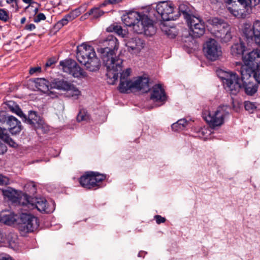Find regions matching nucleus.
I'll use <instances>...</instances> for the list:
<instances>
[{"label": "nucleus", "instance_id": "1", "mask_svg": "<svg viewBox=\"0 0 260 260\" xmlns=\"http://www.w3.org/2000/svg\"><path fill=\"white\" fill-rule=\"evenodd\" d=\"M104 48L98 50L103 62L107 68V76L109 84H114L117 80L119 73L122 68L123 60L116 55L119 47L118 40L113 36H109L106 40Z\"/></svg>", "mask_w": 260, "mask_h": 260}, {"label": "nucleus", "instance_id": "2", "mask_svg": "<svg viewBox=\"0 0 260 260\" xmlns=\"http://www.w3.org/2000/svg\"><path fill=\"white\" fill-rule=\"evenodd\" d=\"M244 64L240 67V73L243 85L245 92L249 95H253L257 90V86L252 82L253 78L251 76L252 68H255L260 64V50H254L244 58Z\"/></svg>", "mask_w": 260, "mask_h": 260}, {"label": "nucleus", "instance_id": "3", "mask_svg": "<svg viewBox=\"0 0 260 260\" xmlns=\"http://www.w3.org/2000/svg\"><path fill=\"white\" fill-rule=\"evenodd\" d=\"M123 23L128 26H133L135 31L138 34L144 33L147 36H152L155 33V28L151 20L146 17L142 16L135 11L129 12L122 15Z\"/></svg>", "mask_w": 260, "mask_h": 260}, {"label": "nucleus", "instance_id": "4", "mask_svg": "<svg viewBox=\"0 0 260 260\" xmlns=\"http://www.w3.org/2000/svg\"><path fill=\"white\" fill-rule=\"evenodd\" d=\"M77 58L78 60L90 71H98L100 67L101 62L97 57L93 48L87 44L83 43L77 47Z\"/></svg>", "mask_w": 260, "mask_h": 260}, {"label": "nucleus", "instance_id": "5", "mask_svg": "<svg viewBox=\"0 0 260 260\" xmlns=\"http://www.w3.org/2000/svg\"><path fill=\"white\" fill-rule=\"evenodd\" d=\"M24 202H20L25 210L36 208L42 213H51L55 210V204L53 202H48L43 198L29 199L26 194L23 195Z\"/></svg>", "mask_w": 260, "mask_h": 260}, {"label": "nucleus", "instance_id": "6", "mask_svg": "<svg viewBox=\"0 0 260 260\" xmlns=\"http://www.w3.org/2000/svg\"><path fill=\"white\" fill-rule=\"evenodd\" d=\"M227 9L234 16L242 17L246 15L248 8L257 5L260 0H225Z\"/></svg>", "mask_w": 260, "mask_h": 260}, {"label": "nucleus", "instance_id": "7", "mask_svg": "<svg viewBox=\"0 0 260 260\" xmlns=\"http://www.w3.org/2000/svg\"><path fill=\"white\" fill-rule=\"evenodd\" d=\"M211 30L214 35L221 42L226 43L232 38L231 27L220 19L214 18L211 20Z\"/></svg>", "mask_w": 260, "mask_h": 260}, {"label": "nucleus", "instance_id": "8", "mask_svg": "<svg viewBox=\"0 0 260 260\" xmlns=\"http://www.w3.org/2000/svg\"><path fill=\"white\" fill-rule=\"evenodd\" d=\"M228 107L220 106L215 110L205 111L203 117L209 126L212 128L220 126L224 123L225 116L228 114Z\"/></svg>", "mask_w": 260, "mask_h": 260}, {"label": "nucleus", "instance_id": "9", "mask_svg": "<svg viewBox=\"0 0 260 260\" xmlns=\"http://www.w3.org/2000/svg\"><path fill=\"white\" fill-rule=\"evenodd\" d=\"M50 89H55L58 90L65 92L68 97L74 99H78L81 95V92L71 82L61 79H55L50 84Z\"/></svg>", "mask_w": 260, "mask_h": 260}, {"label": "nucleus", "instance_id": "10", "mask_svg": "<svg viewBox=\"0 0 260 260\" xmlns=\"http://www.w3.org/2000/svg\"><path fill=\"white\" fill-rule=\"evenodd\" d=\"M19 218L18 228L22 234L33 232L39 227L38 218L30 214L22 213Z\"/></svg>", "mask_w": 260, "mask_h": 260}, {"label": "nucleus", "instance_id": "11", "mask_svg": "<svg viewBox=\"0 0 260 260\" xmlns=\"http://www.w3.org/2000/svg\"><path fill=\"white\" fill-rule=\"evenodd\" d=\"M59 68L63 72L72 75L75 78L85 77L86 74L77 62L72 59L60 61Z\"/></svg>", "mask_w": 260, "mask_h": 260}, {"label": "nucleus", "instance_id": "12", "mask_svg": "<svg viewBox=\"0 0 260 260\" xmlns=\"http://www.w3.org/2000/svg\"><path fill=\"white\" fill-rule=\"evenodd\" d=\"M203 52L206 58L212 61L217 60L222 55L220 46L213 39H209L204 43Z\"/></svg>", "mask_w": 260, "mask_h": 260}, {"label": "nucleus", "instance_id": "13", "mask_svg": "<svg viewBox=\"0 0 260 260\" xmlns=\"http://www.w3.org/2000/svg\"><path fill=\"white\" fill-rule=\"evenodd\" d=\"M11 111L23 118V120L30 124H32L36 129L42 128L44 127L43 120L39 116L35 111H30L28 118L23 113L21 109L17 106L14 107L10 106Z\"/></svg>", "mask_w": 260, "mask_h": 260}, {"label": "nucleus", "instance_id": "14", "mask_svg": "<svg viewBox=\"0 0 260 260\" xmlns=\"http://www.w3.org/2000/svg\"><path fill=\"white\" fill-rule=\"evenodd\" d=\"M242 31L248 39L253 40L256 44L260 45V21H255L252 25L244 23Z\"/></svg>", "mask_w": 260, "mask_h": 260}, {"label": "nucleus", "instance_id": "15", "mask_svg": "<svg viewBox=\"0 0 260 260\" xmlns=\"http://www.w3.org/2000/svg\"><path fill=\"white\" fill-rule=\"evenodd\" d=\"M156 10L164 21L176 19L173 15L174 10V5L170 1L158 3L156 6Z\"/></svg>", "mask_w": 260, "mask_h": 260}, {"label": "nucleus", "instance_id": "16", "mask_svg": "<svg viewBox=\"0 0 260 260\" xmlns=\"http://www.w3.org/2000/svg\"><path fill=\"white\" fill-rule=\"evenodd\" d=\"M225 74V76L223 78L225 80L226 88L232 94H236L241 88L240 80L235 73L226 72Z\"/></svg>", "mask_w": 260, "mask_h": 260}, {"label": "nucleus", "instance_id": "17", "mask_svg": "<svg viewBox=\"0 0 260 260\" xmlns=\"http://www.w3.org/2000/svg\"><path fill=\"white\" fill-rule=\"evenodd\" d=\"M187 23L190 28V35L193 37H200L205 32V27L204 22L199 17H192Z\"/></svg>", "mask_w": 260, "mask_h": 260}, {"label": "nucleus", "instance_id": "18", "mask_svg": "<svg viewBox=\"0 0 260 260\" xmlns=\"http://www.w3.org/2000/svg\"><path fill=\"white\" fill-rule=\"evenodd\" d=\"M125 46L131 54H138L145 47V41L138 37L128 38L126 40Z\"/></svg>", "mask_w": 260, "mask_h": 260}, {"label": "nucleus", "instance_id": "19", "mask_svg": "<svg viewBox=\"0 0 260 260\" xmlns=\"http://www.w3.org/2000/svg\"><path fill=\"white\" fill-rule=\"evenodd\" d=\"M2 191L5 198H7L9 200L14 203L18 202L19 203L22 205L20 202H24L21 200L22 199L24 200L23 195L24 194L21 196V192L14 189L11 187H7L2 189Z\"/></svg>", "mask_w": 260, "mask_h": 260}, {"label": "nucleus", "instance_id": "20", "mask_svg": "<svg viewBox=\"0 0 260 260\" xmlns=\"http://www.w3.org/2000/svg\"><path fill=\"white\" fill-rule=\"evenodd\" d=\"M18 216L9 211H4L0 213V221L8 225L18 223Z\"/></svg>", "mask_w": 260, "mask_h": 260}, {"label": "nucleus", "instance_id": "21", "mask_svg": "<svg viewBox=\"0 0 260 260\" xmlns=\"http://www.w3.org/2000/svg\"><path fill=\"white\" fill-rule=\"evenodd\" d=\"M151 99L157 102H164L166 100L164 90L160 85H155L153 87L151 93Z\"/></svg>", "mask_w": 260, "mask_h": 260}, {"label": "nucleus", "instance_id": "22", "mask_svg": "<svg viewBox=\"0 0 260 260\" xmlns=\"http://www.w3.org/2000/svg\"><path fill=\"white\" fill-rule=\"evenodd\" d=\"M245 51V47L244 43L242 42L235 43L232 46L231 48V53L232 56L236 58L242 57L243 61V58L247 56L250 53H249L247 55L243 56V53Z\"/></svg>", "mask_w": 260, "mask_h": 260}, {"label": "nucleus", "instance_id": "23", "mask_svg": "<svg viewBox=\"0 0 260 260\" xmlns=\"http://www.w3.org/2000/svg\"><path fill=\"white\" fill-rule=\"evenodd\" d=\"M7 123L9 126L10 132L13 134H16L20 132L21 128L20 122L13 116L8 117Z\"/></svg>", "mask_w": 260, "mask_h": 260}, {"label": "nucleus", "instance_id": "24", "mask_svg": "<svg viewBox=\"0 0 260 260\" xmlns=\"http://www.w3.org/2000/svg\"><path fill=\"white\" fill-rule=\"evenodd\" d=\"M134 89L147 92L149 90V79L139 77L135 80Z\"/></svg>", "mask_w": 260, "mask_h": 260}, {"label": "nucleus", "instance_id": "25", "mask_svg": "<svg viewBox=\"0 0 260 260\" xmlns=\"http://www.w3.org/2000/svg\"><path fill=\"white\" fill-rule=\"evenodd\" d=\"M179 12L182 13L187 22L192 17H195L192 15L193 8L187 3H183L179 6Z\"/></svg>", "mask_w": 260, "mask_h": 260}, {"label": "nucleus", "instance_id": "26", "mask_svg": "<svg viewBox=\"0 0 260 260\" xmlns=\"http://www.w3.org/2000/svg\"><path fill=\"white\" fill-rule=\"evenodd\" d=\"M160 27L164 33L170 38H174L177 34L175 27L170 26L167 22H161Z\"/></svg>", "mask_w": 260, "mask_h": 260}, {"label": "nucleus", "instance_id": "27", "mask_svg": "<svg viewBox=\"0 0 260 260\" xmlns=\"http://www.w3.org/2000/svg\"><path fill=\"white\" fill-rule=\"evenodd\" d=\"M92 179L90 172H88L80 177L79 182L82 187L89 189L93 187L94 184V183L91 182Z\"/></svg>", "mask_w": 260, "mask_h": 260}, {"label": "nucleus", "instance_id": "28", "mask_svg": "<svg viewBox=\"0 0 260 260\" xmlns=\"http://www.w3.org/2000/svg\"><path fill=\"white\" fill-rule=\"evenodd\" d=\"M135 80H125L120 82L118 88L121 92H128L129 90L134 89Z\"/></svg>", "mask_w": 260, "mask_h": 260}, {"label": "nucleus", "instance_id": "29", "mask_svg": "<svg viewBox=\"0 0 260 260\" xmlns=\"http://www.w3.org/2000/svg\"><path fill=\"white\" fill-rule=\"evenodd\" d=\"M0 139L3 140L5 143L8 144L10 147L16 148L17 143L9 136L4 133V130L0 127Z\"/></svg>", "mask_w": 260, "mask_h": 260}, {"label": "nucleus", "instance_id": "30", "mask_svg": "<svg viewBox=\"0 0 260 260\" xmlns=\"http://www.w3.org/2000/svg\"><path fill=\"white\" fill-rule=\"evenodd\" d=\"M36 86L40 90L45 91L46 90L48 91L49 92V94L51 95L52 91H49V86L48 85V81L45 79L40 78L38 79L36 82Z\"/></svg>", "mask_w": 260, "mask_h": 260}, {"label": "nucleus", "instance_id": "31", "mask_svg": "<svg viewBox=\"0 0 260 260\" xmlns=\"http://www.w3.org/2000/svg\"><path fill=\"white\" fill-rule=\"evenodd\" d=\"M90 176L91 179H93L91 180V182L94 183L93 185V187L96 186L98 185V183L101 182L105 178V176L103 174H100L98 173L95 172H90Z\"/></svg>", "mask_w": 260, "mask_h": 260}, {"label": "nucleus", "instance_id": "32", "mask_svg": "<svg viewBox=\"0 0 260 260\" xmlns=\"http://www.w3.org/2000/svg\"><path fill=\"white\" fill-rule=\"evenodd\" d=\"M104 14V12L100 10V8H93L91 9L88 13L84 15V17L87 16H92L93 18H98L102 16Z\"/></svg>", "mask_w": 260, "mask_h": 260}, {"label": "nucleus", "instance_id": "33", "mask_svg": "<svg viewBox=\"0 0 260 260\" xmlns=\"http://www.w3.org/2000/svg\"><path fill=\"white\" fill-rule=\"evenodd\" d=\"M107 31L109 32L115 31L119 36L124 37L123 30L120 25L117 24H112L107 27Z\"/></svg>", "mask_w": 260, "mask_h": 260}, {"label": "nucleus", "instance_id": "34", "mask_svg": "<svg viewBox=\"0 0 260 260\" xmlns=\"http://www.w3.org/2000/svg\"><path fill=\"white\" fill-rule=\"evenodd\" d=\"M11 238L12 235L11 234L6 235L5 233L0 231V243L11 244L12 243Z\"/></svg>", "mask_w": 260, "mask_h": 260}, {"label": "nucleus", "instance_id": "35", "mask_svg": "<svg viewBox=\"0 0 260 260\" xmlns=\"http://www.w3.org/2000/svg\"><path fill=\"white\" fill-rule=\"evenodd\" d=\"M132 72L131 69L129 68L126 69L124 70L120 74V82L122 81H125V80H129V77Z\"/></svg>", "mask_w": 260, "mask_h": 260}, {"label": "nucleus", "instance_id": "36", "mask_svg": "<svg viewBox=\"0 0 260 260\" xmlns=\"http://www.w3.org/2000/svg\"><path fill=\"white\" fill-rule=\"evenodd\" d=\"M252 72L251 73V75H253V77H252L253 79L255 80V81L260 84V64L255 68H252Z\"/></svg>", "mask_w": 260, "mask_h": 260}, {"label": "nucleus", "instance_id": "37", "mask_svg": "<svg viewBox=\"0 0 260 260\" xmlns=\"http://www.w3.org/2000/svg\"><path fill=\"white\" fill-rule=\"evenodd\" d=\"M88 118L87 113L84 110H80L77 116V120L79 122L87 120Z\"/></svg>", "mask_w": 260, "mask_h": 260}, {"label": "nucleus", "instance_id": "38", "mask_svg": "<svg viewBox=\"0 0 260 260\" xmlns=\"http://www.w3.org/2000/svg\"><path fill=\"white\" fill-rule=\"evenodd\" d=\"M187 124L188 122L185 119H180L177 122L174 123L172 125V128H176V125H179V128L182 130L187 126Z\"/></svg>", "mask_w": 260, "mask_h": 260}, {"label": "nucleus", "instance_id": "39", "mask_svg": "<svg viewBox=\"0 0 260 260\" xmlns=\"http://www.w3.org/2000/svg\"><path fill=\"white\" fill-rule=\"evenodd\" d=\"M245 108L248 112L252 113L256 108V106L251 102H246L245 103Z\"/></svg>", "mask_w": 260, "mask_h": 260}, {"label": "nucleus", "instance_id": "40", "mask_svg": "<svg viewBox=\"0 0 260 260\" xmlns=\"http://www.w3.org/2000/svg\"><path fill=\"white\" fill-rule=\"evenodd\" d=\"M72 21L71 18L68 17V14L66 15L61 20L57 22L58 26H63L67 25L69 21Z\"/></svg>", "mask_w": 260, "mask_h": 260}, {"label": "nucleus", "instance_id": "41", "mask_svg": "<svg viewBox=\"0 0 260 260\" xmlns=\"http://www.w3.org/2000/svg\"><path fill=\"white\" fill-rule=\"evenodd\" d=\"M80 15V11L79 9H76L72 11L68 14V17L71 18L73 20Z\"/></svg>", "mask_w": 260, "mask_h": 260}, {"label": "nucleus", "instance_id": "42", "mask_svg": "<svg viewBox=\"0 0 260 260\" xmlns=\"http://www.w3.org/2000/svg\"><path fill=\"white\" fill-rule=\"evenodd\" d=\"M9 19V15L4 9H0V20L6 22Z\"/></svg>", "mask_w": 260, "mask_h": 260}, {"label": "nucleus", "instance_id": "43", "mask_svg": "<svg viewBox=\"0 0 260 260\" xmlns=\"http://www.w3.org/2000/svg\"><path fill=\"white\" fill-rule=\"evenodd\" d=\"M7 4H12V7L15 9V12L18 10L17 0H6Z\"/></svg>", "mask_w": 260, "mask_h": 260}, {"label": "nucleus", "instance_id": "44", "mask_svg": "<svg viewBox=\"0 0 260 260\" xmlns=\"http://www.w3.org/2000/svg\"><path fill=\"white\" fill-rule=\"evenodd\" d=\"M9 183V179L6 177L0 174V185H7Z\"/></svg>", "mask_w": 260, "mask_h": 260}, {"label": "nucleus", "instance_id": "45", "mask_svg": "<svg viewBox=\"0 0 260 260\" xmlns=\"http://www.w3.org/2000/svg\"><path fill=\"white\" fill-rule=\"evenodd\" d=\"M46 19V17L43 13H39L37 16L36 18H35L34 21L35 22H39L41 20H44Z\"/></svg>", "mask_w": 260, "mask_h": 260}, {"label": "nucleus", "instance_id": "46", "mask_svg": "<svg viewBox=\"0 0 260 260\" xmlns=\"http://www.w3.org/2000/svg\"><path fill=\"white\" fill-rule=\"evenodd\" d=\"M29 187H31L30 191H31L32 193L36 192V185L34 182H30L28 183L25 186V187L26 188H28Z\"/></svg>", "mask_w": 260, "mask_h": 260}, {"label": "nucleus", "instance_id": "47", "mask_svg": "<svg viewBox=\"0 0 260 260\" xmlns=\"http://www.w3.org/2000/svg\"><path fill=\"white\" fill-rule=\"evenodd\" d=\"M41 71V68L40 67H36L31 68L29 70V74L33 75L36 73H40Z\"/></svg>", "mask_w": 260, "mask_h": 260}, {"label": "nucleus", "instance_id": "48", "mask_svg": "<svg viewBox=\"0 0 260 260\" xmlns=\"http://www.w3.org/2000/svg\"><path fill=\"white\" fill-rule=\"evenodd\" d=\"M56 62V59L55 58H49L45 63V67L46 68L50 67Z\"/></svg>", "mask_w": 260, "mask_h": 260}, {"label": "nucleus", "instance_id": "49", "mask_svg": "<svg viewBox=\"0 0 260 260\" xmlns=\"http://www.w3.org/2000/svg\"><path fill=\"white\" fill-rule=\"evenodd\" d=\"M155 218L156 219V221L157 223L160 224L161 223H164L166 221V219L164 217H161L160 215H156L155 216Z\"/></svg>", "mask_w": 260, "mask_h": 260}, {"label": "nucleus", "instance_id": "50", "mask_svg": "<svg viewBox=\"0 0 260 260\" xmlns=\"http://www.w3.org/2000/svg\"><path fill=\"white\" fill-rule=\"evenodd\" d=\"M7 150V147L3 144L0 143V154H3Z\"/></svg>", "mask_w": 260, "mask_h": 260}, {"label": "nucleus", "instance_id": "51", "mask_svg": "<svg viewBox=\"0 0 260 260\" xmlns=\"http://www.w3.org/2000/svg\"><path fill=\"white\" fill-rule=\"evenodd\" d=\"M0 260H13L12 258L6 254H2L0 255Z\"/></svg>", "mask_w": 260, "mask_h": 260}, {"label": "nucleus", "instance_id": "52", "mask_svg": "<svg viewBox=\"0 0 260 260\" xmlns=\"http://www.w3.org/2000/svg\"><path fill=\"white\" fill-rule=\"evenodd\" d=\"M25 29H26L27 30L31 31L36 28V26L35 24L31 23V24L26 25L25 27Z\"/></svg>", "mask_w": 260, "mask_h": 260}, {"label": "nucleus", "instance_id": "53", "mask_svg": "<svg viewBox=\"0 0 260 260\" xmlns=\"http://www.w3.org/2000/svg\"><path fill=\"white\" fill-rule=\"evenodd\" d=\"M22 2L26 4H28L29 5H31L33 3V0H22Z\"/></svg>", "mask_w": 260, "mask_h": 260}, {"label": "nucleus", "instance_id": "54", "mask_svg": "<svg viewBox=\"0 0 260 260\" xmlns=\"http://www.w3.org/2000/svg\"><path fill=\"white\" fill-rule=\"evenodd\" d=\"M208 131V129L207 128H202L201 130V132L204 135L205 133H207Z\"/></svg>", "mask_w": 260, "mask_h": 260}, {"label": "nucleus", "instance_id": "55", "mask_svg": "<svg viewBox=\"0 0 260 260\" xmlns=\"http://www.w3.org/2000/svg\"><path fill=\"white\" fill-rule=\"evenodd\" d=\"M172 129H173V130H174L175 131H178L181 130L180 128H179V125H176V128H172Z\"/></svg>", "mask_w": 260, "mask_h": 260}, {"label": "nucleus", "instance_id": "56", "mask_svg": "<svg viewBox=\"0 0 260 260\" xmlns=\"http://www.w3.org/2000/svg\"><path fill=\"white\" fill-rule=\"evenodd\" d=\"M25 21H26V18L25 17L22 18L21 19V24L24 23Z\"/></svg>", "mask_w": 260, "mask_h": 260}, {"label": "nucleus", "instance_id": "57", "mask_svg": "<svg viewBox=\"0 0 260 260\" xmlns=\"http://www.w3.org/2000/svg\"><path fill=\"white\" fill-rule=\"evenodd\" d=\"M2 113H0V121H2L4 120V118L2 117L3 116L1 115Z\"/></svg>", "mask_w": 260, "mask_h": 260}, {"label": "nucleus", "instance_id": "58", "mask_svg": "<svg viewBox=\"0 0 260 260\" xmlns=\"http://www.w3.org/2000/svg\"><path fill=\"white\" fill-rule=\"evenodd\" d=\"M3 5V1H0V6L2 7Z\"/></svg>", "mask_w": 260, "mask_h": 260}, {"label": "nucleus", "instance_id": "59", "mask_svg": "<svg viewBox=\"0 0 260 260\" xmlns=\"http://www.w3.org/2000/svg\"><path fill=\"white\" fill-rule=\"evenodd\" d=\"M236 65H237V66H240V65H241V64H240V63H238V62H237V63H236Z\"/></svg>", "mask_w": 260, "mask_h": 260}, {"label": "nucleus", "instance_id": "60", "mask_svg": "<svg viewBox=\"0 0 260 260\" xmlns=\"http://www.w3.org/2000/svg\"><path fill=\"white\" fill-rule=\"evenodd\" d=\"M105 6V4H102V5H101V7H102V6Z\"/></svg>", "mask_w": 260, "mask_h": 260}, {"label": "nucleus", "instance_id": "61", "mask_svg": "<svg viewBox=\"0 0 260 260\" xmlns=\"http://www.w3.org/2000/svg\"><path fill=\"white\" fill-rule=\"evenodd\" d=\"M35 11L37 12L38 11V9H36Z\"/></svg>", "mask_w": 260, "mask_h": 260}]
</instances>
